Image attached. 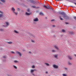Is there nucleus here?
Listing matches in <instances>:
<instances>
[{
	"label": "nucleus",
	"instance_id": "1",
	"mask_svg": "<svg viewBox=\"0 0 76 76\" xmlns=\"http://www.w3.org/2000/svg\"><path fill=\"white\" fill-rule=\"evenodd\" d=\"M60 14H61V15H64L63 16L64 18L65 19H69V17L66 15H65V13L64 12H61L60 13Z\"/></svg>",
	"mask_w": 76,
	"mask_h": 76
},
{
	"label": "nucleus",
	"instance_id": "2",
	"mask_svg": "<svg viewBox=\"0 0 76 76\" xmlns=\"http://www.w3.org/2000/svg\"><path fill=\"white\" fill-rule=\"evenodd\" d=\"M4 25H3V26H8L9 25V23L7 22H4Z\"/></svg>",
	"mask_w": 76,
	"mask_h": 76
},
{
	"label": "nucleus",
	"instance_id": "3",
	"mask_svg": "<svg viewBox=\"0 0 76 76\" xmlns=\"http://www.w3.org/2000/svg\"><path fill=\"white\" fill-rule=\"evenodd\" d=\"M43 7L45 8V9H51V7H50V6H48V7H47L46 5H44Z\"/></svg>",
	"mask_w": 76,
	"mask_h": 76
},
{
	"label": "nucleus",
	"instance_id": "4",
	"mask_svg": "<svg viewBox=\"0 0 76 76\" xmlns=\"http://www.w3.org/2000/svg\"><path fill=\"white\" fill-rule=\"evenodd\" d=\"M53 67H54V68H55V69H58V66L56 64L53 65Z\"/></svg>",
	"mask_w": 76,
	"mask_h": 76
},
{
	"label": "nucleus",
	"instance_id": "5",
	"mask_svg": "<svg viewBox=\"0 0 76 76\" xmlns=\"http://www.w3.org/2000/svg\"><path fill=\"white\" fill-rule=\"evenodd\" d=\"M16 53L17 54H18L20 56H22V54L20 53V52H18V51H17L16 52Z\"/></svg>",
	"mask_w": 76,
	"mask_h": 76
},
{
	"label": "nucleus",
	"instance_id": "6",
	"mask_svg": "<svg viewBox=\"0 0 76 76\" xmlns=\"http://www.w3.org/2000/svg\"><path fill=\"white\" fill-rule=\"evenodd\" d=\"M38 19L37 18H35L34 20V22H37V21H38Z\"/></svg>",
	"mask_w": 76,
	"mask_h": 76
},
{
	"label": "nucleus",
	"instance_id": "7",
	"mask_svg": "<svg viewBox=\"0 0 76 76\" xmlns=\"http://www.w3.org/2000/svg\"><path fill=\"white\" fill-rule=\"evenodd\" d=\"M29 2L30 3H34L35 2L33 0H30Z\"/></svg>",
	"mask_w": 76,
	"mask_h": 76
},
{
	"label": "nucleus",
	"instance_id": "8",
	"mask_svg": "<svg viewBox=\"0 0 76 76\" xmlns=\"http://www.w3.org/2000/svg\"><path fill=\"white\" fill-rule=\"evenodd\" d=\"M54 47L55 48L56 50H59V48H58L57 46H55Z\"/></svg>",
	"mask_w": 76,
	"mask_h": 76
},
{
	"label": "nucleus",
	"instance_id": "9",
	"mask_svg": "<svg viewBox=\"0 0 76 76\" xmlns=\"http://www.w3.org/2000/svg\"><path fill=\"white\" fill-rule=\"evenodd\" d=\"M12 11H13V12H15V9L13 7L12 8Z\"/></svg>",
	"mask_w": 76,
	"mask_h": 76
},
{
	"label": "nucleus",
	"instance_id": "10",
	"mask_svg": "<svg viewBox=\"0 0 76 76\" xmlns=\"http://www.w3.org/2000/svg\"><path fill=\"white\" fill-rule=\"evenodd\" d=\"M7 44H13V42H7Z\"/></svg>",
	"mask_w": 76,
	"mask_h": 76
},
{
	"label": "nucleus",
	"instance_id": "11",
	"mask_svg": "<svg viewBox=\"0 0 76 76\" xmlns=\"http://www.w3.org/2000/svg\"><path fill=\"white\" fill-rule=\"evenodd\" d=\"M69 33L70 34H74V33L73 31H69Z\"/></svg>",
	"mask_w": 76,
	"mask_h": 76
},
{
	"label": "nucleus",
	"instance_id": "12",
	"mask_svg": "<svg viewBox=\"0 0 76 76\" xmlns=\"http://www.w3.org/2000/svg\"><path fill=\"white\" fill-rule=\"evenodd\" d=\"M68 58L70 59V60H72V58L70 56H68Z\"/></svg>",
	"mask_w": 76,
	"mask_h": 76
},
{
	"label": "nucleus",
	"instance_id": "13",
	"mask_svg": "<svg viewBox=\"0 0 76 76\" xmlns=\"http://www.w3.org/2000/svg\"><path fill=\"white\" fill-rule=\"evenodd\" d=\"M45 64L47 66H50V64H48V63H45Z\"/></svg>",
	"mask_w": 76,
	"mask_h": 76
},
{
	"label": "nucleus",
	"instance_id": "14",
	"mask_svg": "<svg viewBox=\"0 0 76 76\" xmlns=\"http://www.w3.org/2000/svg\"><path fill=\"white\" fill-rule=\"evenodd\" d=\"M2 2H3V3H5L6 2V0H0Z\"/></svg>",
	"mask_w": 76,
	"mask_h": 76
},
{
	"label": "nucleus",
	"instance_id": "15",
	"mask_svg": "<svg viewBox=\"0 0 76 76\" xmlns=\"http://www.w3.org/2000/svg\"><path fill=\"white\" fill-rule=\"evenodd\" d=\"M26 15H28V16L30 15V14L29 13H28L27 12H26Z\"/></svg>",
	"mask_w": 76,
	"mask_h": 76
},
{
	"label": "nucleus",
	"instance_id": "16",
	"mask_svg": "<svg viewBox=\"0 0 76 76\" xmlns=\"http://www.w3.org/2000/svg\"><path fill=\"white\" fill-rule=\"evenodd\" d=\"M68 64L69 65H70V66H71V65H72V63H70V62H68Z\"/></svg>",
	"mask_w": 76,
	"mask_h": 76
},
{
	"label": "nucleus",
	"instance_id": "17",
	"mask_svg": "<svg viewBox=\"0 0 76 76\" xmlns=\"http://www.w3.org/2000/svg\"><path fill=\"white\" fill-rule=\"evenodd\" d=\"M62 32H66V30H65L64 29H62Z\"/></svg>",
	"mask_w": 76,
	"mask_h": 76
},
{
	"label": "nucleus",
	"instance_id": "18",
	"mask_svg": "<svg viewBox=\"0 0 76 76\" xmlns=\"http://www.w3.org/2000/svg\"><path fill=\"white\" fill-rule=\"evenodd\" d=\"M14 32H15V33H16V34H19V32H18L16 30H15Z\"/></svg>",
	"mask_w": 76,
	"mask_h": 76
},
{
	"label": "nucleus",
	"instance_id": "19",
	"mask_svg": "<svg viewBox=\"0 0 76 76\" xmlns=\"http://www.w3.org/2000/svg\"><path fill=\"white\" fill-rule=\"evenodd\" d=\"M60 20H63V19L62 18H61V16L60 17Z\"/></svg>",
	"mask_w": 76,
	"mask_h": 76
},
{
	"label": "nucleus",
	"instance_id": "20",
	"mask_svg": "<svg viewBox=\"0 0 76 76\" xmlns=\"http://www.w3.org/2000/svg\"><path fill=\"white\" fill-rule=\"evenodd\" d=\"M31 73H33V72H34V70L31 69Z\"/></svg>",
	"mask_w": 76,
	"mask_h": 76
},
{
	"label": "nucleus",
	"instance_id": "21",
	"mask_svg": "<svg viewBox=\"0 0 76 76\" xmlns=\"http://www.w3.org/2000/svg\"><path fill=\"white\" fill-rule=\"evenodd\" d=\"M13 67L15 68V69H17V67L16 66L14 65Z\"/></svg>",
	"mask_w": 76,
	"mask_h": 76
},
{
	"label": "nucleus",
	"instance_id": "22",
	"mask_svg": "<svg viewBox=\"0 0 76 76\" xmlns=\"http://www.w3.org/2000/svg\"><path fill=\"white\" fill-rule=\"evenodd\" d=\"M40 15H44V14H43V13L42 12H40Z\"/></svg>",
	"mask_w": 76,
	"mask_h": 76
},
{
	"label": "nucleus",
	"instance_id": "23",
	"mask_svg": "<svg viewBox=\"0 0 76 76\" xmlns=\"http://www.w3.org/2000/svg\"><path fill=\"white\" fill-rule=\"evenodd\" d=\"M54 56H55V58H57V56H58L57 55H55Z\"/></svg>",
	"mask_w": 76,
	"mask_h": 76
},
{
	"label": "nucleus",
	"instance_id": "24",
	"mask_svg": "<svg viewBox=\"0 0 76 76\" xmlns=\"http://www.w3.org/2000/svg\"><path fill=\"white\" fill-rule=\"evenodd\" d=\"M63 76H67V75L66 74H63Z\"/></svg>",
	"mask_w": 76,
	"mask_h": 76
},
{
	"label": "nucleus",
	"instance_id": "25",
	"mask_svg": "<svg viewBox=\"0 0 76 76\" xmlns=\"http://www.w3.org/2000/svg\"><path fill=\"white\" fill-rule=\"evenodd\" d=\"M14 13H15V15H18V13L17 12H14Z\"/></svg>",
	"mask_w": 76,
	"mask_h": 76
},
{
	"label": "nucleus",
	"instance_id": "26",
	"mask_svg": "<svg viewBox=\"0 0 76 76\" xmlns=\"http://www.w3.org/2000/svg\"><path fill=\"white\" fill-rule=\"evenodd\" d=\"M15 63H18V61H14Z\"/></svg>",
	"mask_w": 76,
	"mask_h": 76
},
{
	"label": "nucleus",
	"instance_id": "27",
	"mask_svg": "<svg viewBox=\"0 0 76 76\" xmlns=\"http://www.w3.org/2000/svg\"><path fill=\"white\" fill-rule=\"evenodd\" d=\"M32 7L33 8H36V7H35V6H32Z\"/></svg>",
	"mask_w": 76,
	"mask_h": 76
},
{
	"label": "nucleus",
	"instance_id": "28",
	"mask_svg": "<svg viewBox=\"0 0 76 76\" xmlns=\"http://www.w3.org/2000/svg\"><path fill=\"white\" fill-rule=\"evenodd\" d=\"M3 16V15L2 14H0V18H1Z\"/></svg>",
	"mask_w": 76,
	"mask_h": 76
},
{
	"label": "nucleus",
	"instance_id": "29",
	"mask_svg": "<svg viewBox=\"0 0 76 76\" xmlns=\"http://www.w3.org/2000/svg\"><path fill=\"white\" fill-rule=\"evenodd\" d=\"M56 50H52V52H55Z\"/></svg>",
	"mask_w": 76,
	"mask_h": 76
},
{
	"label": "nucleus",
	"instance_id": "30",
	"mask_svg": "<svg viewBox=\"0 0 76 76\" xmlns=\"http://www.w3.org/2000/svg\"><path fill=\"white\" fill-rule=\"evenodd\" d=\"M11 53H12V54H15V53L13 51H11Z\"/></svg>",
	"mask_w": 76,
	"mask_h": 76
},
{
	"label": "nucleus",
	"instance_id": "31",
	"mask_svg": "<svg viewBox=\"0 0 76 76\" xmlns=\"http://www.w3.org/2000/svg\"><path fill=\"white\" fill-rule=\"evenodd\" d=\"M32 67L33 68H35V66L33 65V66H32Z\"/></svg>",
	"mask_w": 76,
	"mask_h": 76
},
{
	"label": "nucleus",
	"instance_id": "32",
	"mask_svg": "<svg viewBox=\"0 0 76 76\" xmlns=\"http://www.w3.org/2000/svg\"><path fill=\"white\" fill-rule=\"evenodd\" d=\"M64 69L66 70H67V68H64Z\"/></svg>",
	"mask_w": 76,
	"mask_h": 76
},
{
	"label": "nucleus",
	"instance_id": "33",
	"mask_svg": "<svg viewBox=\"0 0 76 76\" xmlns=\"http://www.w3.org/2000/svg\"><path fill=\"white\" fill-rule=\"evenodd\" d=\"M27 12H30V10H29V9H28L27 10Z\"/></svg>",
	"mask_w": 76,
	"mask_h": 76
},
{
	"label": "nucleus",
	"instance_id": "34",
	"mask_svg": "<svg viewBox=\"0 0 76 76\" xmlns=\"http://www.w3.org/2000/svg\"><path fill=\"white\" fill-rule=\"evenodd\" d=\"M74 19H75V20H76V17H74Z\"/></svg>",
	"mask_w": 76,
	"mask_h": 76
},
{
	"label": "nucleus",
	"instance_id": "35",
	"mask_svg": "<svg viewBox=\"0 0 76 76\" xmlns=\"http://www.w3.org/2000/svg\"><path fill=\"white\" fill-rule=\"evenodd\" d=\"M56 1H62V0H55Z\"/></svg>",
	"mask_w": 76,
	"mask_h": 76
},
{
	"label": "nucleus",
	"instance_id": "36",
	"mask_svg": "<svg viewBox=\"0 0 76 76\" xmlns=\"http://www.w3.org/2000/svg\"><path fill=\"white\" fill-rule=\"evenodd\" d=\"M0 13H3V12L2 11H0Z\"/></svg>",
	"mask_w": 76,
	"mask_h": 76
},
{
	"label": "nucleus",
	"instance_id": "37",
	"mask_svg": "<svg viewBox=\"0 0 76 76\" xmlns=\"http://www.w3.org/2000/svg\"><path fill=\"white\" fill-rule=\"evenodd\" d=\"M32 42H34V40H32Z\"/></svg>",
	"mask_w": 76,
	"mask_h": 76
},
{
	"label": "nucleus",
	"instance_id": "38",
	"mask_svg": "<svg viewBox=\"0 0 76 76\" xmlns=\"http://www.w3.org/2000/svg\"><path fill=\"white\" fill-rule=\"evenodd\" d=\"M29 53L30 54H31V52H29Z\"/></svg>",
	"mask_w": 76,
	"mask_h": 76
},
{
	"label": "nucleus",
	"instance_id": "39",
	"mask_svg": "<svg viewBox=\"0 0 76 76\" xmlns=\"http://www.w3.org/2000/svg\"><path fill=\"white\" fill-rule=\"evenodd\" d=\"M4 58H6V56H4Z\"/></svg>",
	"mask_w": 76,
	"mask_h": 76
},
{
	"label": "nucleus",
	"instance_id": "40",
	"mask_svg": "<svg viewBox=\"0 0 76 76\" xmlns=\"http://www.w3.org/2000/svg\"><path fill=\"white\" fill-rule=\"evenodd\" d=\"M54 20H51V21H54Z\"/></svg>",
	"mask_w": 76,
	"mask_h": 76
},
{
	"label": "nucleus",
	"instance_id": "41",
	"mask_svg": "<svg viewBox=\"0 0 76 76\" xmlns=\"http://www.w3.org/2000/svg\"><path fill=\"white\" fill-rule=\"evenodd\" d=\"M74 56H75V57H76V54L74 55Z\"/></svg>",
	"mask_w": 76,
	"mask_h": 76
},
{
	"label": "nucleus",
	"instance_id": "42",
	"mask_svg": "<svg viewBox=\"0 0 76 76\" xmlns=\"http://www.w3.org/2000/svg\"><path fill=\"white\" fill-rule=\"evenodd\" d=\"M18 10H20V9L18 8Z\"/></svg>",
	"mask_w": 76,
	"mask_h": 76
},
{
	"label": "nucleus",
	"instance_id": "43",
	"mask_svg": "<svg viewBox=\"0 0 76 76\" xmlns=\"http://www.w3.org/2000/svg\"><path fill=\"white\" fill-rule=\"evenodd\" d=\"M53 27H55V25H53Z\"/></svg>",
	"mask_w": 76,
	"mask_h": 76
},
{
	"label": "nucleus",
	"instance_id": "44",
	"mask_svg": "<svg viewBox=\"0 0 76 76\" xmlns=\"http://www.w3.org/2000/svg\"><path fill=\"white\" fill-rule=\"evenodd\" d=\"M74 4L76 5V3H74Z\"/></svg>",
	"mask_w": 76,
	"mask_h": 76
},
{
	"label": "nucleus",
	"instance_id": "45",
	"mask_svg": "<svg viewBox=\"0 0 76 76\" xmlns=\"http://www.w3.org/2000/svg\"><path fill=\"white\" fill-rule=\"evenodd\" d=\"M66 23V24H67V23Z\"/></svg>",
	"mask_w": 76,
	"mask_h": 76
},
{
	"label": "nucleus",
	"instance_id": "46",
	"mask_svg": "<svg viewBox=\"0 0 76 76\" xmlns=\"http://www.w3.org/2000/svg\"><path fill=\"white\" fill-rule=\"evenodd\" d=\"M0 31H3V30L2 29H1Z\"/></svg>",
	"mask_w": 76,
	"mask_h": 76
},
{
	"label": "nucleus",
	"instance_id": "47",
	"mask_svg": "<svg viewBox=\"0 0 76 76\" xmlns=\"http://www.w3.org/2000/svg\"><path fill=\"white\" fill-rule=\"evenodd\" d=\"M1 4V2H0V4Z\"/></svg>",
	"mask_w": 76,
	"mask_h": 76
},
{
	"label": "nucleus",
	"instance_id": "48",
	"mask_svg": "<svg viewBox=\"0 0 76 76\" xmlns=\"http://www.w3.org/2000/svg\"><path fill=\"white\" fill-rule=\"evenodd\" d=\"M46 73H48V72H46Z\"/></svg>",
	"mask_w": 76,
	"mask_h": 76
}]
</instances>
